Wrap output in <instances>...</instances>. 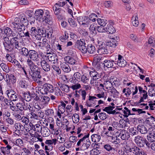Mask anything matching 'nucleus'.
<instances>
[{
    "label": "nucleus",
    "mask_w": 155,
    "mask_h": 155,
    "mask_svg": "<svg viewBox=\"0 0 155 155\" xmlns=\"http://www.w3.org/2000/svg\"><path fill=\"white\" fill-rule=\"evenodd\" d=\"M27 64L30 69V70L29 71V74L32 80L38 84H41L42 81L40 80L41 78V69L35 65L31 59H28Z\"/></svg>",
    "instance_id": "nucleus-1"
},
{
    "label": "nucleus",
    "mask_w": 155,
    "mask_h": 155,
    "mask_svg": "<svg viewBox=\"0 0 155 155\" xmlns=\"http://www.w3.org/2000/svg\"><path fill=\"white\" fill-rule=\"evenodd\" d=\"M28 25V21L25 15L15 18L14 22L12 23L11 25L15 31L17 32H22L25 30V27Z\"/></svg>",
    "instance_id": "nucleus-2"
},
{
    "label": "nucleus",
    "mask_w": 155,
    "mask_h": 155,
    "mask_svg": "<svg viewBox=\"0 0 155 155\" xmlns=\"http://www.w3.org/2000/svg\"><path fill=\"white\" fill-rule=\"evenodd\" d=\"M18 36L15 34H13V37L10 39L7 37L4 38V41L3 42V44L4 47L8 48L11 49H17L20 50L21 48L20 45L18 40L19 38Z\"/></svg>",
    "instance_id": "nucleus-3"
},
{
    "label": "nucleus",
    "mask_w": 155,
    "mask_h": 155,
    "mask_svg": "<svg viewBox=\"0 0 155 155\" xmlns=\"http://www.w3.org/2000/svg\"><path fill=\"white\" fill-rule=\"evenodd\" d=\"M38 84L39 86H38V90L42 94H47L48 93H53L54 91V87L52 85L45 83L43 85Z\"/></svg>",
    "instance_id": "nucleus-4"
},
{
    "label": "nucleus",
    "mask_w": 155,
    "mask_h": 155,
    "mask_svg": "<svg viewBox=\"0 0 155 155\" xmlns=\"http://www.w3.org/2000/svg\"><path fill=\"white\" fill-rule=\"evenodd\" d=\"M86 45L85 40L83 39H81L76 41L75 45L76 48H78L83 53L86 51Z\"/></svg>",
    "instance_id": "nucleus-5"
},
{
    "label": "nucleus",
    "mask_w": 155,
    "mask_h": 155,
    "mask_svg": "<svg viewBox=\"0 0 155 155\" xmlns=\"http://www.w3.org/2000/svg\"><path fill=\"white\" fill-rule=\"evenodd\" d=\"M97 52L100 54H107L108 52L106 45L104 43L100 41L98 42L97 45Z\"/></svg>",
    "instance_id": "nucleus-6"
},
{
    "label": "nucleus",
    "mask_w": 155,
    "mask_h": 155,
    "mask_svg": "<svg viewBox=\"0 0 155 155\" xmlns=\"http://www.w3.org/2000/svg\"><path fill=\"white\" fill-rule=\"evenodd\" d=\"M146 139L142 136H137L135 137L134 141L136 144L140 147H144Z\"/></svg>",
    "instance_id": "nucleus-7"
},
{
    "label": "nucleus",
    "mask_w": 155,
    "mask_h": 155,
    "mask_svg": "<svg viewBox=\"0 0 155 155\" xmlns=\"http://www.w3.org/2000/svg\"><path fill=\"white\" fill-rule=\"evenodd\" d=\"M4 75L6 77L4 79H5V81L7 84H13L16 82V78L14 75L12 74H8L5 73Z\"/></svg>",
    "instance_id": "nucleus-8"
},
{
    "label": "nucleus",
    "mask_w": 155,
    "mask_h": 155,
    "mask_svg": "<svg viewBox=\"0 0 155 155\" xmlns=\"http://www.w3.org/2000/svg\"><path fill=\"white\" fill-rule=\"evenodd\" d=\"M127 151H128V152L132 153L135 155H143L144 154V152L136 146L132 148H129V149L128 148Z\"/></svg>",
    "instance_id": "nucleus-9"
},
{
    "label": "nucleus",
    "mask_w": 155,
    "mask_h": 155,
    "mask_svg": "<svg viewBox=\"0 0 155 155\" xmlns=\"http://www.w3.org/2000/svg\"><path fill=\"white\" fill-rule=\"evenodd\" d=\"M8 97L10 95V99L12 101H16L18 100L19 96L18 94L12 90H7L6 91Z\"/></svg>",
    "instance_id": "nucleus-10"
},
{
    "label": "nucleus",
    "mask_w": 155,
    "mask_h": 155,
    "mask_svg": "<svg viewBox=\"0 0 155 155\" xmlns=\"http://www.w3.org/2000/svg\"><path fill=\"white\" fill-rule=\"evenodd\" d=\"M31 59L34 61H39V57L38 52L34 50H30V53L28 55Z\"/></svg>",
    "instance_id": "nucleus-11"
},
{
    "label": "nucleus",
    "mask_w": 155,
    "mask_h": 155,
    "mask_svg": "<svg viewBox=\"0 0 155 155\" xmlns=\"http://www.w3.org/2000/svg\"><path fill=\"white\" fill-rule=\"evenodd\" d=\"M117 58H118V61H115L117 65L121 67H124L127 64V62L123 58L122 56L120 54H119L117 56H116Z\"/></svg>",
    "instance_id": "nucleus-12"
},
{
    "label": "nucleus",
    "mask_w": 155,
    "mask_h": 155,
    "mask_svg": "<svg viewBox=\"0 0 155 155\" xmlns=\"http://www.w3.org/2000/svg\"><path fill=\"white\" fill-rule=\"evenodd\" d=\"M104 62L103 64L104 66H105L108 68H114L117 67L116 63L113 60H104Z\"/></svg>",
    "instance_id": "nucleus-13"
},
{
    "label": "nucleus",
    "mask_w": 155,
    "mask_h": 155,
    "mask_svg": "<svg viewBox=\"0 0 155 155\" xmlns=\"http://www.w3.org/2000/svg\"><path fill=\"white\" fill-rule=\"evenodd\" d=\"M43 14L44 12L42 10L38 9L35 13L34 18L36 20L40 21L42 20Z\"/></svg>",
    "instance_id": "nucleus-14"
},
{
    "label": "nucleus",
    "mask_w": 155,
    "mask_h": 155,
    "mask_svg": "<svg viewBox=\"0 0 155 155\" xmlns=\"http://www.w3.org/2000/svg\"><path fill=\"white\" fill-rule=\"evenodd\" d=\"M40 64L41 67L44 71L47 72L50 71L51 66L45 60H41Z\"/></svg>",
    "instance_id": "nucleus-15"
},
{
    "label": "nucleus",
    "mask_w": 155,
    "mask_h": 155,
    "mask_svg": "<svg viewBox=\"0 0 155 155\" xmlns=\"http://www.w3.org/2000/svg\"><path fill=\"white\" fill-rule=\"evenodd\" d=\"M119 136L122 139L125 140H128L130 137L129 133L125 130H122L120 131Z\"/></svg>",
    "instance_id": "nucleus-16"
},
{
    "label": "nucleus",
    "mask_w": 155,
    "mask_h": 155,
    "mask_svg": "<svg viewBox=\"0 0 155 155\" xmlns=\"http://www.w3.org/2000/svg\"><path fill=\"white\" fill-rule=\"evenodd\" d=\"M42 30H41L39 27H32L30 29L31 36L33 37L38 34L42 33L41 31Z\"/></svg>",
    "instance_id": "nucleus-17"
},
{
    "label": "nucleus",
    "mask_w": 155,
    "mask_h": 155,
    "mask_svg": "<svg viewBox=\"0 0 155 155\" xmlns=\"http://www.w3.org/2000/svg\"><path fill=\"white\" fill-rule=\"evenodd\" d=\"M47 54H49L48 56V58L50 61L53 64H55L58 62V58L55 54L53 53L51 54V52Z\"/></svg>",
    "instance_id": "nucleus-18"
},
{
    "label": "nucleus",
    "mask_w": 155,
    "mask_h": 155,
    "mask_svg": "<svg viewBox=\"0 0 155 155\" xmlns=\"http://www.w3.org/2000/svg\"><path fill=\"white\" fill-rule=\"evenodd\" d=\"M4 34H5L7 36V37L9 38L12 37H13V34H15V35H17V33L15 32L13 33V31L12 29L9 27H6L4 29Z\"/></svg>",
    "instance_id": "nucleus-19"
},
{
    "label": "nucleus",
    "mask_w": 155,
    "mask_h": 155,
    "mask_svg": "<svg viewBox=\"0 0 155 155\" xmlns=\"http://www.w3.org/2000/svg\"><path fill=\"white\" fill-rule=\"evenodd\" d=\"M95 47L92 44H89L86 46V51L83 53H86L88 52L90 54H93L95 52Z\"/></svg>",
    "instance_id": "nucleus-20"
},
{
    "label": "nucleus",
    "mask_w": 155,
    "mask_h": 155,
    "mask_svg": "<svg viewBox=\"0 0 155 155\" xmlns=\"http://www.w3.org/2000/svg\"><path fill=\"white\" fill-rule=\"evenodd\" d=\"M116 38L117 39L116 40L115 39V38H114L111 40L110 41L107 42V45L114 48L116 47L117 45L118 41L117 40H119V38L116 37Z\"/></svg>",
    "instance_id": "nucleus-21"
},
{
    "label": "nucleus",
    "mask_w": 155,
    "mask_h": 155,
    "mask_svg": "<svg viewBox=\"0 0 155 155\" xmlns=\"http://www.w3.org/2000/svg\"><path fill=\"white\" fill-rule=\"evenodd\" d=\"M16 107H17L18 111L27 110V106L26 105L24 101L22 103H17L16 104Z\"/></svg>",
    "instance_id": "nucleus-22"
},
{
    "label": "nucleus",
    "mask_w": 155,
    "mask_h": 155,
    "mask_svg": "<svg viewBox=\"0 0 155 155\" xmlns=\"http://www.w3.org/2000/svg\"><path fill=\"white\" fill-rule=\"evenodd\" d=\"M64 60L68 63L71 64H76V61L72 57L67 56L64 58Z\"/></svg>",
    "instance_id": "nucleus-23"
},
{
    "label": "nucleus",
    "mask_w": 155,
    "mask_h": 155,
    "mask_svg": "<svg viewBox=\"0 0 155 155\" xmlns=\"http://www.w3.org/2000/svg\"><path fill=\"white\" fill-rule=\"evenodd\" d=\"M137 130L141 134H146L147 133L149 130L144 125L142 124H139L137 126Z\"/></svg>",
    "instance_id": "nucleus-24"
},
{
    "label": "nucleus",
    "mask_w": 155,
    "mask_h": 155,
    "mask_svg": "<svg viewBox=\"0 0 155 155\" xmlns=\"http://www.w3.org/2000/svg\"><path fill=\"white\" fill-rule=\"evenodd\" d=\"M30 95L31 99L32 98L35 101H38L40 100V95L39 94V92L37 91L35 92L34 91H32L31 92H30Z\"/></svg>",
    "instance_id": "nucleus-25"
},
{
    "label": "nucleus",
    "mask_w": 155,
    "mask_h": 155,
    "mask_svg": "<svg viewBox=\"0 0 155 155\" xmlns=\"http://www.w3.org/2000/svg\"><path fill=\"white\" fill-rule=\"evenodd\" d=\"M15 32H17L15 31ZM17 35L19 36V38L25 37L28 38H30L31 36V33H30L29 32L27 31L26 32H25V31H22V32H18Z\"/></svg>",
    "instance_id": "nucleus-26"
},
{
    "label": "nucleus",
    "mask_w": 155,
    "mask_h": 155,
    "mask_svg": "<svg viewBox=\"0 0 155 155\" xmlns=\"http://www.w3.org/2000/svg\"><path fill=\"white\" fill-rule=\"evenodd\" d=\"M94 144V147H95L90 151V154L91 155H98L101 153L100 151L97 149L99 148V146L97 147L98 144L95 143Z\"/></svg>",
    "instance_id": "nucleus-27"
},
{
    "label": "nucleus",
    "mask_w": 155,
    "mask_h": 155,
    "mask_svg": "<svg viewBox=\"0 0 155 155\" xmlns=\"http://www.w3.org/2000/svg\"><path fill=\"white\" fill-rule=\"evenodd\" d=\"M61 67L65 72H69L71 70L69 65L65 62H63L61 64Z\"/></svg>",
    "instance_id": "nucleus-28"
},
{
    "label": "nucleus",
    "mask_w": 155,
    "mask_h": 155,
    "mask_svg": "<svg viewBox=\"0 0 155 155\" xmlns=\"http://www.w3.org/2000/svg\"><path fill=\"white\" fill-rule=\"evenodd\" d=\"M12 147L9 145H7L6 147H2L0 148V150L4 155H5L6 153L7 154H9L10 153V150L11 148Z\"/></svg>",
    "instance_id": "nucleus-29"
},
{
    "label": "nucleus",
    "mask_w": 155,
    "mask_h": 155,
    "mask_svg": "<svg viewBox=\"0 0 155 155\" xmlns=\"http://www.w3.org/2000/svg\"><path fill=\"white\" fill-rule=\"evenodd\" d=\"M105 32L108 34H113L115 32L114 28L111 25H108L107 27H105Z\"/></svg>",
    "instance_id": "nucleus-30"
},
{
    "label": "nucleus",
    "mask_w": 155,
    "mask_h": 155,
    "mask_svg": "<svg viewBox=\"0 0 155 155\" xmlns=\"http://www.w3.org/2000/svg\"><path fill=\"white\" fill-rule=\"evenodd\" d=\"M41 133L43 137H46L50 135V131L48 127H44Z\"/></svg>",
    "instance_id": "nucleus-31"
},
{
    "label": "nucleus",
    "mask_w": 155,
    "mask_h": 155,
    "mask_svg": "<svg viewBox=\"0 0 155 155\" xmlns=\"http://www.w3.org/2000/svg\"><path fill=\"white\" fill-rule=\"evenodd\" d=\"M103 148L106 151L109 153H111L115 150V148L113 147V145H111L108 143L104 145Z\"/></svg>",
    "instance_id": "nucleus-32"
},
{
    "label": "nucleus",
    "mask_w": 155,
    "mask_h": 155,
    "mask_svg": "<svg viewBox=\"0 0 155 155\" xmlns=\"http://www.w3.org/2000/svg\"><path fill=\"white\" fill-rule=\"evenodd\" d=\"M45 43L44 47H45L46 49L47 53H50L52 52V49L50 47V42L49 41H48L46 39V41Z\"/></svg>",
    "instance_id": "nucleus-33"
},
{
    "label": "nucleus",
    "mask_w": 155,
    "mask_h": 155,
    "mask_svg": "<svg viewBox=\"0 0 155 155\" xmlns=\"http://www.w3.org/2000/svg\"><path fill=\"white\" fill-rule=\"evenodd\" d=\"M6 47H4L5 49L7 52H10L9 53H7L8 55H9V56L13 57L15 58V52L14 51L15 49H11L10 48H6Z\"/></svg>",
    "instance_id": "nucleus-34"
},
{
    "label": "nucleus",
    "mask_w": 155,
    "mask_h": 155,
    "mask_svg": "<svg viewBox=\"0 0 155 155\" xmlns=\"http://www.w3.org/2000/svg\"><path fill=\"white\" fill-rule=\"evenodd\" d=\"M91 142L90 140L88 139L86 140V141L84 142L83 145L81 147V150H84L87 149L91 144Z\"/></svg>",
    "instance_id": "nucleus-35"
},
{
    "label": "nucleus",
    "mask_w": 155,
    "mask_h": 155,
    "mask_svg": "<svg viewBox=\"0 0 155 155\" xmlns=\"http://www.w3.org/2000/svg\"><path fill=\"white\" fill-rule=\"evenodd\" d=\"M42 20L49 25H51L52 23V18L50 16L47 15V17H43Z\"/></svg>",
    "instance_id": "nucleus-36"
},
{
    "label": "nucleus",
    "mask_w": 155,
    "mask_h": 155,
    "mask_svg": "<svg viewBox=\"0 0 155 155\" xmlns=\"http://www.w3.org/2000/svg\"><path fill=\"white\" fill-rule=\"evenodd\" d=\"M61 104L58 106V110L61 114H63L65 111L66 104L63 101H61Z\"/></svg>",
    "instance_id": "nucleus-37"
},
{
    "label": "nucleus",
    "mask_w": 155,
    "mask_h": 155,
    "mask_svg": "<svg viewBox=\"0 0 155 155\" xmlns=\"http://www.w3.org/2000/svg\"><path fill=\"white\" fill-rule=\"evenodd\" d=\"M36 135H35V138H32L31 140L33 142H38L39 141L41 142L43 141V139L42 137L38 134V133H37Z\"/></svg>",
    "instance_id": "nucleus-38"
},
{
    "label": "nucleus",
    "mask_w": 155,
    "mask_h": 155,
    "mask_svg": "<svg viewBox=\"0 0 155 155\" xmlns=\"http://www.w3.org/2000/svg\"><path fill=\"white\" fill-rule=\"evenodd\" d=\"M23 98L27 101H29L31 100V97L30 95V92L28 91L26 92H25L23 94Z\"/></svg>",
    "instance_id": "nucleus-39"
},
{
    "label": "nucleus",
    "mask_w": 155,
    "mask_h": 155,
    "mask_svg": "<svg viewBox=\"0 0 155 155\" xmlns=\"http://www.w3.org/2000/svg\"><path fill=\"white\" fill-rule=\"evenodd\" d=\"M90 74L91 77L93 78V80H96L98 79L99 77L98 73L95 71H90Z\"/></svg>",
    "instance_id": "nucleus-40"
},
{
    "label": "nucleus",
    "mask_w": 155,
    "mask_h": 155,
    "mask_svg": "<svg viewBox=\"0 0 155 155\" xmlns=\"http://www.w3.org/2000/svg\"><path fill=\"white\" fill-rule=\"evenodd\" d=\"M147 139L149 142L151 143L155 141V134L151 133L147 136Z\"/></svg>",
    "instance_id": "nucleus-41"
},
{
    "label": "nucleus",
    "mask_w": 155,
    "mask_h": 155,
    "mask_svg": "<svg viewBox=\"0 0 155 155\" xmlns=\"http://www.w3.org/2000/svg\"><path fill=\"white\" fill-rule=\"evenodd\" d=\"M145 122L149 125L152 126V124H154L155 122V118L153 116H150L146 119Z\"/></svg>",
    "instance_id": "nucleus-42"
},
{
    "label": "nucleus",
    "mask_w": 155,
    "mask_h": 155,
    "mask_svg": "<svg viewBox=\"0 0 155 155\" xmlns=\"http://www.w3.org/2000/svg\"><path fill=\"white\" fill-rule=\"evenodd\" d=\"M43 128L41 125L39 124H35V127L34 128V131L35 132L40 133L41 132Z\"/></svg>",
    "instance_id": "nucleus-43"
},
{
    "label": "nucleus",
    "mask_w": 155,
    "mask_h": 155,
    "mask_svg": "<svg viewBox=\"0 0 155 155\" xmlns=\"http://www.w3.org/2000/svg\"><path fill=\"white\" fill-rule=\"evenodd\" d=\"M145 110L143 109V108L137 109L134 108H132V111L134 112H136V114L138 115H139L141 114L146 113V111L144 110Z\"/></svg>",
    "instance_id": "nucleus-44"
},
{
    "label": "nucleus",
    "mask_w": 155,
    "mask_h": 155,
    "mask_svg": "<svg viewBox=\"0 0 155 155\" xmlns=\"http://www.w3.org/2000/svg\"><path fill=\"white\" fill-rule=\"evenodd\" d=\"M89 29L90 31L91 34H92L93 35H95L97 34V28H96V27L94 26V25H91Z\"/></svg>",
    "instance_id": "nucleus-45"
},
{
    "label": "nucleus",
    "mask_w": 155,
    "mask_h": 155,
    "mask_svg": "<svg viewBox=\"0 0 155 155\" xmlns=\"http://www.w3.org/2000/svg\"><path fill=\"white\" fill-rule=\"evenodd\" d=\"M19 84L21 88L26 89L28 87V83L25 80H21L19 82Z\"/></svg>",
    "instance_id": "nucleus-46"
},
{
    "label": "nucleus",
    "mask_w": 155,
    "mask_h": 155,
    "mask_svg": "<svg viewBox=\"0 0 155 155\" xmlns=\"http://www.w3.org/2000/svg\"><path fill=\"white\" fill-rule=\"evenodd\" d=\"M68 22L71 27L74 28L77 26V24L75 20L72 18H69L68 19Z\"/></svg>",
    "instance_id": "nucleus-47"
},
{
    "label": "nucleus",
    "mask_w": 155,
    "mask_h": 155,
    "mask_svg": "<svg viewBox=\"0 0 155 155\" xmlns=\"http://www.w3.org/2000/svg\"><path fill=\"white\" fill-rule=\"evenodd\" d=\"M21 50V54L26 57L28 56L30 53V50L28 51L27 48L25 47L22 48Z\"/></svg>",
    "instance_id": "nucleus-48"
},
{
    "label": "nucleus",
    "mask_w": 155,
    "mask_h": 155,
    "mask_svg": "<svg viewBox=\"0 0 155 155\" xmlns=\"http://www.w3.org/2000/svg\"><path fill=\"white\" fill-rule=\"evenodd\" d=\"M61 8V7L57 3H55L53 8L54 12H62L64 10L62 9Z\"/></svg>",
    "instance_id": "nucleus-49"
},
{
    "label": "nucleus",
    "mask_w": 155,
    "mask_h": 155,
    "mask_svg": "<svg viewBox=\"0 0 155 155\" xmlns=\"http://www.w3.org/2000/svg\"><path fill=\"white\" fill-rule=\"evenodd\" d=\"M91 137L92 141L95 142H99L101 139L100 136L97 134H93Z\"/></svg>",
    "instance_id": "nucleus-50"
},
{
    "label": "nucleus",
    "mask_w": 155,
    "mask_h": 155,
    "mask_svg": "<svg viewBox=\"0 0 155 155\" xmlns=\"http://www.w3.org/2000/svg\"><path fill=\"white\" fill-rule=\"evenodd\" d=\"M97 21L99 25L103 26H105L107 22V20L101 18H98Z\"/></svg>",
    "instance_id": "nucleus-51"
},
{
    "label": "nucleus",
    "mask_w": 155,
    "mask_h": 155,
    "mask_svg": "<svg viewBox=\"0 0 155 155\" xmlns=\"http://www.w3.org/2000/svg\"><path fill=\"white\" fill-rule=\"evenodd\" d=\"M45 114L49 118L51 117L54 115V111L53 109H49L45 111Z\"/></svg>",
    "instance_id": "nucleus-52"
},
{
    "label": "nucleus",
    "mask_w": 155,
    "mask_h": 155,
    "mask_svg": "<svg viewBox=\"0 0 155 155\" xmlns=\"http://www.w3.org/2000/svg\"><path fill=\"white\" fill-rule=\"evenodd\" d=\"M65 11L64 10L63 12H54V14L57 16L58 19L59 20L60 19H62L63 18V14L64 13Z\"/></svg>",
    "instance_id": "nucleus-53"
},
{
    "label": "nucleus",
    "mask_w": 155,
    "mask_h": 155,
    "mask_svg": "<svg viewBox=\"0 0 155 155\" xmlns=\"http://www.w3.org/2000/svg\"><path fill=\"white\" fill-rule=\"evenodd\" d=\"M72 119L73 122L75 123H77L79 120V116L78 114H74L72 117Z\"/></svg>",
    "instance_id": "nucleus-54"
},
{
    "label": "nucleus",
    "mask_w": 155,
    "mask_h": 155,
    "mask_svg": "<svg viewBox=\"0 0 155 155\" xmlns=\"http://www.w3.org/2000/svg\"><path fill=\"white\" fill-rule=\"evenodd\" d=\"M81 75L78 72H76L74 73V77L75 80L78 82L81 81Z\"/></svg>",
    "instance_id": "nucleus-55"
},
{
    "label": "nucleus",
    "mask_w": 155,
    "mask_h": 155,
    "mask_svg": "<svg viewBox=\"0 0 155 155\" xmlns=\"http://www.w3.org/2000/svg\"><path fill=\"white\" fill-rule=\"evenodd\" d=\"M3 70L6 72H8L10 71L9 67L6 64L2 63L0 64Z\"/></svg>",
    "instance_id": "nucleus-56"
},
{
    "label": "nucleus",
    "mask_w": 155,
    "mask_h": 155,
    "mask_svg": "<svg viewBox=\"0 0 155 155\" xmlns=\"http://www.w3.org/2000/svg\"><path fill=\"white\" fill-rule=\"evenodd\" d=\"M138 19V18L137 16H136L135 18L132 17V20L133 21H132V24L135 27H137L138 25L139 21Z\"/></svg>",
    "instance_id": "nucleus-57"
},
{
    "label": "nucleus",
    "mask_w": 155,
    "mask_h": 155,
    "mask_svg": "<svg viewBox=\"0 0 155 155\" xmlns=\"http://www.w3.org/2000/svg\"><path fill=\"white\" fill-rule=\"evenodd\" d=\"M152 37L150 36L148 40V44L152 47H155V40H153Z\"/></svg>",
    "instance_id": "nucleus-58"
},
{
    "label": "nucleus",
    "mask_w": 155,
    "mask_h": 155,
    "mask_svg": "<svg viewBox=\"0 0 155 155\" xmlns=\"http://www.w3.org/2000/svg\"><path fill=\"white\" fill-rule=\"evenodd\" d=\"M83 19V17L82 16H80L78 17L77 18V19L78 20L79 23L82 25H83L85 27H88V25L87 24V22H83L82 20Z\"/></svg>",
    "instance_id": "nucleus-59"
},
{
    "label": "nucleus",
    "mask_w": 155,
    "mask_h": 155,
    "mask_svg": "<svg viewBox=\"0 0 155 155\" xmlns=\"http://www.w3.org/2000/svg\"><path fill=\"white\" fill-rule=\"evenodd\" d=\"M15 127L16 130H22L24 129V127L21 124L16 123L15 124Z\"/></svg>",
    "instance_id": "nucleus-60"
},
{
    "label": "nucleus",
    "mask_w": 155,
    "mask_h": 155,
    "mask_svg": "<svg viewBox=\"0 0 155 155\" xmlns=\"http://www.w3.org/2000/svg\"><path fill=\"white\" fill-rule=\"evenodd\" d=\"M109 87L111 88V89H110L111 90L110 92L112 94L115 95L117 96L118 95L119 92L117 91L114 87H113L111 85V86Z\"/></svg>",
    "instance_id": "nucleus-61"
},
{
    "label": "nucleus",
    "mask_w": 155,
    "mask_h": 155,
    "mask_svg": "<svg viewBox=\"0 0 155 155\" xmlns=\"http://www.w3.org/2000/svg\"><path fill=\"white\" fill-rule=\"evenodd\" d=\"M41 32L42 33L38 34L36 35L35 36H34L33 37H35L37 40H41L42 37V35H43V34L45 33V31H44L42 30L41 31Z\"/></svg>",
    "instance_id": "nucleus-62"
},
{
    "label": "nucleus",
    "mask_w": 155,
    "mask_h": 155,
    "mask_svg": "<svg viewBox=\"0 0 155 155\" xmlns=\"http://www.w3.org/2000/svg\"><path fill=\"white\" fill-rule=\"evenodd\" d=\"M89 81L88 78L84 74L81 75V81L82 82L86 83Z\"/></svg>",
    "instance_id": "nucleus-63"
},
{
    "label": "nucleus",
    "mask_w": 155,
    "mask_h": 155,
    "mask_svg": "<svg viewBox=\"0 0 155 155\" xmlns=\"http://www.w3.org/2000/svg\"><path fill=\"white\" fill-rule=\"evenodd\" d=\"M98 116L99 118L102 120H104L107 118L106 114L104 112H101L99 114Z\"/></svg>",
    "instance_id": "nucleus-64"
}]
</instances>
